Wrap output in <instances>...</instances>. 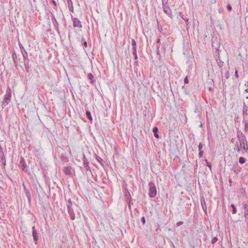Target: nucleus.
<instances>
[{"label":"nucleus","instance_id":"3","mask_svg":"<svg viewBox=\"0 0 248 248\" xmlns=\"http://www.w3.org/2000/svg\"><path fill=\"white\" fill-rule=\"evenodd\" d=\"M73 26L75 27L81 28L82 25L80 21L77 18H74L73 19Z\"/></svg>","mask_w":248,"mask_h":248},{"label":"nucleus","instance_id":"23","mask_svg":"<svg viewBox=\"0 0 248 248\" xmlns=\"http://www.w3.org/2000/svg\"><path fill=\"white\" fill-rule=\"evenodd\" d=\"M84 45L86 47L87 46V42H85L84 43Z\"/></svg>","mask_w":248,"mask_h":248},{"label":"nucleus","instance_id":"13","mask_svg":"<svg viewBox=\"0 0 248 248\" xmlns=\"http://www.w3.org/2000/svg\"><path fill=\"white\" fill-rule=\"evenodd\" d=\"M231 206L232 207V209H233V210H232V213L235 214L236 213V209L235 207V206L233 204H232L231 205Z\"/></svg>","mask_w":248,"mask_h":248},{"label":"nucleus","instance_id":"24","mask_svg":"<svg viewBox=\"0 0 248 248\" xmlns=\"http://www.w3.org/2000/svg\"><path fill=\"white\" fill-rule=\"evenodd\" d=\"M52 2L55 5H56V2L55 0H53Z\"/></svg>","mask_w":248,"mask_h":248},{"label":"nucleus","instance_id":"6","mask_svg":"<svg viewBox=\"0 0 248 248\" xmlns=\"http://www.w3.org/2000/svg\"><path fill=\"white\" fill-rule=\"evenodd\" d=\"M153 132L154 133V135L155 136L156 138H159V136L157 134V132H158V128L157 127H154L153 129Z\"/></svg>","mask_w":248,"mask_h":248},{"label":"nucleus","instance_id":"5","mask_svg":"<svg viewBox=\"0 0 248 248\" xmlns=\"http://www.w3.org/2000/svg\"><path fill=\"white\" fill-rule=\"evenodd\" d=\"M32 235H33V238H34V239L35 241H37L38 240V236L37 235V232H36V231L35 230V227L33 226L32 227Z\"/></svg>","mask_w":248,"mask_h":248},{"label":"nucleus","instance_id":"20","mask_svg":"<svg viewBox=\"0 0 248 248\" xmlns=\"http://www.w3.org/2000/svg\"><path fill=\"white\" fill-rule=\"evenodd\" d=\"M202 143H200L199 145V149L200 151H201L202 150Z\"/></svg>","mask_w":248,"mask_h":248},{"label":"nucleus","instance_id":"2","mask_svg":"<svg viewBox=\"0 0 248 248\" xmlns=\"http://www.w3.org/2000/svg\"><path fill=\"white\" fill-rule=\"evenodd\" d=\"M150 191L149 195L151 197H155L156 195V189L155 186L153 183L149 184Z\"/></svg>","mask_w":248,"mask_h":248},{"label":"nucleus","instance_id":"16","mask_svg":"<svg viewBox=\"0 0 248 248\" xmlns=\"http://www.w3.org/2000/svg\"><path fill=\"white\" fill-rule=\"evenodd\" d=\"M184 82L186 84H187L188 83V78L187 77H186L185 78V79H184Z\"/></svg>","mask_w":248,"mask_h":248},{"label":"nucleus","instance_id":"25","mask_svg":"<svg viewBox=\"0 0 248 248\" xmlns=\"http://www.w3.org/2000/svg\"><path fill=\"white\" fill-rule=\"evenodd\" d=\"M234 139H232V140H231V141H232V142H234Z\"/></svg>","mask_w":248,"mask_h":248},{"label":"nucleus","instance_id":"7","mask_svg":"<svg viewBox=\"0 0 248 248\" xmlns=\"http://www.w3.org/2000/svg\"><path fill=\"white\" fill-rule=\"evenodd\" d=\"M22 170H23L24 171H27L28 170L27 166L25 164V161H23V165L22 166Z\"/></svg>","mask_w":248,"mask_h":248},{"label":"nucleus","instance_id":"18","mask_svg":"<svg viewBox=\"0 0 248 248\" xmlns=\"http://www.w3.org/2000/svg\"><path fill=\"white\" fill-rule=\"evenodd\" d=\"M235 76L236 77V78H238L239 77L238 70L237 69H236L235 71Z\"/></svg>","mask_w":248,"mask_h":248},{"label":"nucleus","instance_id":"1","mask_svg":"<svg viewBox=\"0 0 248 248\" xmlns=\"http://www.w3.org/2000/svg\"><path fill=\"white\" fill-rule=\"evenodd\" d=\"M240 147L237 146V150L238 151L240 150V148H242L245 152H247L248 150V145L247 140L244 137L239 138Z\"/></svg>","mask_w":248,"mask_h":248},{"label":"nucleus","instance_id":"8","mask_svg":"<svg viewBox=\"0 0 248 248\" xmlns=\"http://www.w3.org/2000/svg\"><path fill=\"white\" fill-rule=\"evenodd\" d=\"M132 45L133 47V49L135 51H136V42L135 40H132Z\"/></svg>","mask_w":248,"mask_h":248},{"label":"nucleus","instance_id":"19","mask_svg":"<svg viewBox=\"0 0 248 248\" xmlns=\"http://www.w3.org/2000/svg\"><path fill=\"white\" fill-rule=\"evenodd\" d=\"M227 8L229 11H231L232 10V6L230 4H228L227 6Z\"/></svg>","mask_w":248,"mask_h":248},{"label":"nucleus","instance_id":"4","mask_svg":"<svg viewBox=\"0 0 248 248\" xmlns=\"http://www.w3.org/2000/svg\"><path fill=\"white\" fill-rule=\"evenodd\" d=\"M63 171L66 175H70L71 173V167H65L63 169Z\"/></svg>","mask_w":248,"mask_h":248},{"label":"nucleus","instance_id":"21","mask_svg":"<svg viewBox=\"0 0 248 248\" xmlns=\"http://www.w3.org/2000/svg\"><path fill=\"white\" fill-rule=\"evenodd\" d=\"M141 221L144 224L145 223V217H142L141 218Z\"/></svg>","mask_w":248,"mask_h":248},{"label":"nucleus","instance_id":"17","mask_svg":"<svg viewBox=\"0 0 248 248\" xmlns=\"http://www.w3.org/2000/svg\"><path fill=\"white\" fill-rule=\"evenodd\" d=\"M203 154V152L202 150L200 151L199 155L200 157H202V156Z\"/></svg>","mask_w":248,"mask_h":248},{"label":"nucleus","instance_id":"12","mask_svg":"<svg viewBox=\"0 0 248 248\" xmlns=\"http://www.w3.org/2000/svg\"><path fill=\"white\" fill-rule=\"evenodd\" d=\"M86 115L90 120L92 121L93 120L91 113L89 111L86 112Z\"/></svg>","mask_w":248,"mask_h":248},{"label":"nucleus","instance_id":"14","mask_svg":"<svg viewBox=\"0 0 248 248\" xmlns=\"http://www.w3.org/2000/svg\"><path fill=\"white\" fill-rule=\"evenodd\" d=\"M217 240V238L216 237H214L212 240V243L213 244L216 243Z\"/></svg>","mask_w":248,"mask_h":248},{"label":"nucleus","instance_id":"22","mask_svg":"<svg viewBox=\"0 0 248 248\" xmlns=\"http://www.w3.org/2000/svg\"><path fill=\"white\" fill-rule=\"evenodd\" d=\"M183 223V222L180 221V222H178L177 225V226H180V225H182Z\"/></svg>","mask_w":248,"mask_h":248},{"label":"nucleus","instance_id":"11","mask_svg":"<svg viewBox=\"0 0 248 248\" xmlns=\"http://www.w3.org/2000/svg\"><path fill=\"white\" fill-rule=\"evenodd\" d=\"M239 162L240 164H243L245 162V159L243 157H240L239 158Z\"/></svg>","mask_w":248,"mask_h":248},{"label":"nucleus","instance_id":"10","mask_svg":"<svg viewBox=\"0 0 248 248\" xmlns=\"http://www.w3.org/2000/svg\"><path fill=\"white\" fill-rule=\"evenodd\" d=\"M88 78H89L90 80H91V82L93 83V81H92V80H93V75L92 74H91V73L89 74H88Z\"/></svg>","mask_w":248,"mask_h":248},{"label":"nucleus","instance_id":"9","mask_svg":"<svg viewBox=\"0 0 248 248\" xmlns=\"http://www.w3.org/2000/svg\"><path fill=\"white\" fill-rule=\"evenodd\" d=\"M245 96L246 98V102L248 104V89L246 90Z\"/></svg>","mask_w":248,"mask_h":248},{"label":"nucleus","instance_id":"15","mask_svg":"<svg viewBox=\"0 0 248 248\" xmlns=\"http://www.w3.org/2000/svg\"><path fill=\"white\" fill-rule=\"evenodd\" d=\"M206 163L207 166L209 167L210 170H211V169H212L211 164L209 162H208L207 160H206Z\"/></svg>","mask_w":248,"mask_h":248}]
</instances>
